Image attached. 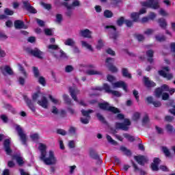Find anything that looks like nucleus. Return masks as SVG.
<instances>
[{
    "instance_id": "nucleus-1",
    "label": "nucleus",
    "mask_w": 175,
    "mask_h": 175,
    "mask_svg": "<svg viewBox=\"0 0 175 175\" xmlns=\"http://www.w3.org/2000/svg\"><path fill=\"white\" fill-rule=\"evenodd\" d=\"M40 159L48 166H53L58 163V160L57 159L55 154H54V151L53 150H49L48 154L44 155L43 157H40Z\"/></svg>"
},
{
    "instance_id": "nucleus-2",
    "label": "nucleus",
    "mask_w": 175,
    "mask_h": 175,
    "mask_svg": "<svg viewBox=\"0 0 175 175\" xmlns=\"http://www.w3.org/2000/svg\"><path fill=\"white\" fill-rule=\"evenodd\" d=\"M15 129L18 133V135L20 137L21 142H22V144L24 146H27V142H28V137L27 136L25 131H24V129H23V127H21V126L18 124H16Z\"/></svg>"
},
{
    "instance_id": "nucleus-3",
    "label": "nucleus",
    "mask_w": 175,
    "mask_h": 175,
    "mask_svg": "<svg viewBox=\"0 0 175 175\" xmlns=\"http://www.w3.org/2000/svg\"><path fill=\"white\" fill-rule=\"evenodd\" d=\"M140 3L142 6L150 8V9H154V10H157L161 8L158 0H146V1H142Z\"/></svg>"
},
{
    "instance_id": "nucleus-4",
    "label": "nucleus",
    "mask_w": 175,
    "mask_h": 175,
    "mask_svg": "<svg viewBox=\"0 0 175 175\" xmlns=\"http://www.w3.org/2000/svg\"><path fill=\"white\" fill-rule=\"evenodd\" d=\"M25 51L27 54H30V55H33V57H36V58H38V59H43V55H44V53L38 48L32 49L27 47L25 48Z\"/></svg>"
},
{
    "instance_id": "nucleus-5",
    "label": "nucleus",
    "mask_w": 175,
    "mask_h": 175,
    "mask_svg": "<svg viewBox=\"0 0 175 175\" xmlns=\"http://www.w3.org/2000/svg\"><path fill=\"white\" fill-rule=\"evenodd\" d=\"M98 107L101 110H105L107 111H111V113H120V109L116 107L110 106L109 103H100L98 104Z\"/></svg>"
},
{
    "instance_id": "nucleus-6",
    "label": "nucleus",
    "mask_w": 175,
    "mask_h": 175,
    "mask_svg": "<svg viewBox=\"0 0 175 175\" xmlns=\"http://www.w3.org/2000/svg\"><path fill=\"white\" fill-rule=\"evenodd\" d=\"M105 29H108L107 32L109 33V38L110 39H113V40H117L118 38V33L116 32L117 31V29H116V27L113 25H107L105 27Z\"/></svg>"
},
{
    "instance_id": "nucleus-7",
    "label": "nucleus",
    "mask_w": 175,
    "mask_h": 175,
    "mask_svg": "<svg viewBox=\"0 0 175 175\" xmlns=\"http://www.w3.org/2000/svg\"><path fill=\"white\" fill-rule=\"evenodd\" d=\"M130 125L131 121L129 119H125L123 123L117 122L116 124V129H121L122 131H128Z\"/></svg>"
},
{
    "instance_id": "nucleus-8",
    "label": "nucleus",
    "mask_w": 175,
    "mask_h": 175,
    "mask_svg": "<svg viewBox=\"0 0 175 175\" xmlns=\"http://www.w3.org/2000/svg\"><path fill=\"white\" fill-rule=\"evenodd\" d=\"M169 70H170L169 67H163V70L159 71V75L165 79H167V80H171V79H173V74L169 73Z\"/></svg>"
},
{
    "instance_id": "nucleus-9",
    "label": "nucleus",
    "mask_w": 175,
    "mask_h": 175,
    "mask_svg": "<svg viewBox=\"0 0 175 175\" xmlns=\"http://www.w3.org/2000/svg\"><path fill=\"white\" fill-rule=\"evenodd\" d=\"M113 88H122L124 91L128 92V86L125 83V82L122 81H117L116 83H112Z\"/></svg>"
},
{
    "instance_id": "nucleus-10",
    "label": "nucleus",
    "mask_w": 175,
    "mask_h": 175,
    "mask_svg": "<svg viewBox=\"0 0 175 175\" xmlns=\"http://www.w3.org/2000/svg\"><path fill=\"white\" fill-rule=\"evenodd\" d=\"M103 88L105 92H107V94H112L113 96H118V97L121 96V93H120V92L117 90H111L110 89V86L107 83L104 84Z\"/></svg>"
},
{
    "instance_id": "nucleus-11",
    "label": "nucleus",
    "mask_w": 175,
    "mask_h": 175,
    "mask_svg": "<svg viewBox=\"0 0 175 175\" xmlns=\"http://www.w3.org/2000/svg\"><path fill=\"white\" fill-rule=\"evenodd\" d=\"M80 36L83 38H88V39H92V31L88 29H81L79 31Z\"/></svg>"
},
{
    "instance_id": "nucleus-12",
    "label": "nucleus",
    "mask_w": 175,
    "mask_h": 175,
    "mask_svg": "<svg viewBox=\"0 0 175 175\" xmlns=\"http://www.w3.org/2000/svg\"><path fill=\"white\" fill-rule=\"evenodd\" d=\"M38 105L43 107V109H47V107H49V100H47L46 96L42 95L41 99L38 101Z\"/></svg>"
},
{
    "instance_id": "nucleus-13",
    "label": "nucleus",
    "mask_w": 175,
    "mask_h": 175,
    "mask_svg": "<svg viewBox=\"0 0 175 175\" xmlns=\"http://www.w3.org/2000/svg\"><path fill=\"white\" fill-rule=\"evenodd\" d=\"M3 147L7 155H11L12 151L10 148V139H7L4 140Z\"/></svg>"
},
{
    "instance_id": "nucleus-14",
    "label": "nucleus",
    "mask_w": 175,
    "mask_h": 175,
    "mask_svg": "<svg viewBox=\"0 0 175 175\" xmlns=\"http://www.w3.org/2000/svg\"><path fill=\"white\" fill-rule=\"evenodd\" d=\"M38 150L40 152V158H42L44 157V155L47 154V146H46L45 144L42 143L38 144Z\"/></svg>"
},
{
    "instance_id": "nucleus-15",
    "label": "nucleus",
    "mask_w": 175,
    "mask_h": 175,
    "mask_svg": "<svg viewBox=\"0 0 175 175\" xmlns=\"http://www.w3.org/2000/svg\"><path fill=\"white\" fill-rule=\"evenodd\" d=\"M14 27L16 28V29H27V28H28V26L24 24V21L17 20L14 21Z\"/></svg>"
},
{
    "instance_id": "nucleus-16",
    "label": "nucleus",
    "mask_w": 175,
    "mask_h": 175,
    "mask_svg": "<svg viewBox=\"0 0 175 175\" xmlns=\"http://www.w3.org/2000/svg\"><path fill=\"white\" fill-rule=\"evenodd\" d=\"M62 5L65 6L67 9H73V8H76V6H80V1L78 0H75L72 2V4L69 5L68 2H62Z\"/></svg>"
},
{
    "instance_id": "nucleus-17",
    "label": "nucleus",
    "mask_w": 175,
    "mask_h": 175,
    "mask_svg": "<svg viewBox=\"0 0 175 175\" xmlns=\"http://www.w3.org/2000/svg\"><path fill=\"white\" fill-rule=\"evenodd\" d=\"M134 159L139 163V165H142V166L146 163L147 161H148V158L146 156H135Z\"/></svg>"
},
{
    "instance_id": "nucleus-18",
    "label": "nucleus",
    "mask_w": 175,
    "mask_h": 175,
    "mask_svg": "<svg viewBox=\"0 0 175 175\" xmlns=\"http://www.w3.org/2000/svg\"><path fill=\"white\" fill-rule=\"evenodd\" d=\"M23 5L26 10H27V12H29V13H38V11H36V10L33 7H32V5H31V3H29V1H23Z\"/></svg>"
},
{
    "instance_id": "nucleus-19",
    "label": "nucleus",
    "mask_w": 175,
    "mask_h": 175,
    "mask_svg": "<svg viewBox=\"0 0 175 175\" xmlns=\"http://www.w3.org/2000/svg\"><path fill=\"white\" fill-rule=\"evenodd\" d=\"M159 163H161V159H159V158H154L151 165L152 170L158 172V170H159V167H158Z\"/></svg>"
},
{
    "instance_id": "nucleus-20",
    "label": "nucleus",
    "mask_w": 175,
    "mask_h": 175,
    "mask_svg": "<svg viewBox=\"0 0 175 175\" xmlns=\"http://www.w3.org/2000/svg\"><path fill=\"white\" fill-rule=\"evenodd\" d=\"M69 91H70V94L71 97L72 98V99L75 101V102H78L77 100V97L76 96V95H78V94L80 93V92L79 91V90H75L72 88H69Z\"/></svg>"
},
{
    "instance_id": "nucleus-21",
    "label": "nucleus",
    "mask_w": 175,
    "mask_h": 175,
    "mask_svg": "<svg viewBox=\"0 0 175 175\" xmlns=\"http://www.w3.org/2000/svg\"><path fill=\"white\" fill-rule=\"evenodd\" d=\"M25 101L27 103L28 107L33 111V113H35L36 111V109L35 108V106L33 105V103H32V100H31L27 97H25Z\"/></svg>"
},
{
    "instance_id": "nucleus-22",
    "label": "nucleus",
    "mask_w": 175,
    "mask_h": 175,
    "mask_svg": "<svg viewBox=\"0 0 175 175\" xmlns=\"http://www.w3.org/2000/svg\"><path fill=\"white\" fill-rule=\"evenodd\" d=\"M1 70L3 75H5V73H8V75H13V70H12V68L8 66H4L1 67Z\"/></svg>"
},
{
    "instance_id": "nucleus-23",
    "label": "nucleus",
    "mask_w": 175,
    "mask_h": 175,
    "mask_svg": "<svg viewBox=\"0 0 175 175\" xmlns=\"http://www.w3.org/2000/svg\"><path fill=\"white\" fill-rule=\"evenodd\" d=\"M146 56L148 57V62L152 64V62H154V59H152V57H154V51L149 50L146 51Z\"/></svg>"
},
{
    "instance_id": "nucleus-24",
    "label": "nucleus",
    "mask_w": 175,
    "mask_h": 175,
    "mask_svg": "<svg viewBox=\"0 0 175 175\" xmlns=\"http://www.w3.org/2000/svg\"><path fill=\"white\" fill-rule=\"evenodd\" d=\"M120 151H122L124 155H126V157H131L132 155V152L131 151V150L126 148V147L121 146Z\"/></svg>"
},
{
    "instance_id": "nucleus-25",
    "label": "nucleus",
    "mask_w": 175,
    "mask_h": 175,
    "mask_svg": "<svg viewBox=\"0 0 175 175\" xmlns=\"http://www.w3.org/2000/svg\"><path fill=\"white\" fill-rule=\"evenodd\" d=\"M14 159H16V163L19 166H23L24 165V158L21 156L15 155L14 156Z\"/></svg>"
},
{
    "instance_id": "nucleus-26",
    "label": "nucleus",
    "mask_w": 175,
    "mask_h": 175,
    "mask_svg": "<svg viewBox=\"0 0 175 175\" xmlns=\"http://www.w3.org/2000/svg\"><path fill=\"white\" fill-rule=\"evenodd\" d=\"M158 23L161 28H162L163 29H166V27H167V23L166 22V20H165L164 18H160L158 20Z\"/></svg>"
},
{
    "instance_id": "nucleus-27",
    "label": "nucleus",
    "mask_w": 175,
    "mask_h": 175,
    "mask_svg": "<svg viewBox=\"0 0 175 175\" xmlns=\"http://www.w3.org/2000/svg\"><path fill=\"white\" fill-rule=\"evenodd\" d=\"M91 158L93 159H96V161H99L100 163H102V160H100V158H99V155H98V153L95 152L94 150H91L90 152Z\"/></svg>"
},
{
    "instance_id": "nucleus-28",
    "label": "nucleus",
    "mask_w": 175,
    "mask_h": 175,
    "mask_svg": "<svg viewBox=\"0 0 175 175\" xmlns=\"http://www.w3.org/2000/svg\"><path fill=\"white\" fill-rule=\"evenodd\" d=\"M144 80L146 87H155V83L152 82V81H150V79L144 77Z\"/></svg>"
},
{
    "instance_id": "nucleus-29",
    "label": "nucleus",
    "mask_w": 175,
    "mask_h": 175,
    "mask_svg": "<svg viewBox=\"0 0 175 175\" xmlns=\"http://www.w3.org/2000/svg\"><path fill=\"white\" fill-rule=\"evenodd\" d=\"M82 47H85L88 50H90V51H94V49H92V46L86 41L82 40L81 41Z\"/></svg>"
},
{
    "instance_id": "nucleus-30",
    "label": "nucleus",
    "mask_w": 175,
    "mask_h": 175,
    "mask_svg": "<svg viewBox=\"0 0 175 175\" xmlns=\"http://www.w3.org/2000/svg\"><path fill=\"white\" fill-rule=\"evenodd\" d=\"M122 75L123 77H127V79H132V75L129 73L128 68L122 69Z\"/></svg>"
},
{
    "instance_id": "nucleus-31",
    "label": "nucleus",
    "mask_w": 175,
    "mask_h": 175,
    "mask_svg": "<svg viewBox=\"0 0 175 175\" xmlns=\"http://www.w3.org/2000/svg\"><path fill=\"white\" fill-rule=\"evenodd\" d=\"M54 57L58 59H64L65 58H68L66 53H65V52H64L62 50H60L59 55H54Z\"/></svg>"
},
{
    "instance_id": "nucleus-32",
    "label": "nucleus",
    "mask_w": 175,
    "mask_h": 175,
    "mask_svg": "<svg viewBox=\"0 0 175 175\" xmlns=\"http://www.w3.org/2000/svg\"><path fill=\"white\" fill-rule=\"evenodd\" d=\"M75 40H73L72 38H67L65 41H64V44L66 46H73L75 44Z\"/></svg>"
},
{
    "instance_id": "nucleus-33",
    "label": "nucleus",
    "mask_w": 175,
    "mask_h": 175,
    "mask_svg": "<svg viewBox=\"0 0 175 175\" xmlns=\"http://www.w3.org/2000/svg\"><path fill=\"white\" fill-rule=\"evenodd\" d=\"M86 73L89 75V76H92L94 75H102V72L97 70H89L86 72Z\"/></svg>"
},
{
    "instance_id": "nucleus-34",
    "label": "nucleus",
    "mask_w": 175,
    "mask_h": 175,
    "mask_svg": "<svg viewBox=\"0 0 175 175\" xmlns=\"http://www.w3.org/2000/svg\"><path fill=\"white\" fill-rule=\"evenodd\" d=\"M18 66L19 68V70L22 75H23L24 77L27 79L28 77V74L27 73V71H25V68L21 66V64H18Z\"/></svg>"
},
{
    "instance_id": "nucleus-35",
    "label": "nucleus",
    "mask_w": 175,
    "mask_h": 175,
    "mask_svg": "<svg viewBox=\"0 0 175 175\" xmlns=\"http://www.w3.org/2000/svg\"><path fill=\"white\" fill-rule=\"evenodd\" d=\"M139 14L138 12H133L131 14V18H132L134 23H137V21H139Z\"/></svg>"
},
{
    "instance_id": "nucleus-36",
    "label": "nucleus",
    "mask_w": 175,
    "mask_h": 175,
    "mask_svg": "<svg viewBox=\"0 0 175 175\" xmlns=\"http://www.w3.org/2000/svg\"><path fill=\"white\" fill-rule=\"evenodd\" d=\"M82 116H83V117H91V116H90V114H91V113H94V110L92 109H88V111H85L84 109H82L81 111Z\"/></svg>"
},
{
    "instance_id": "nucleus-37",
    "label": "nucleus",
    "mask_w": 175,
    "mask_h": 175,
    "mask_svg": "<svg viewBox=\"0 0 175 175\" xmlns=\"http://www.w3.org/2000/svg\"><path fill=\"white\" fill-rule=\"evenodd\" d=\"M62 20H63L62 14H57L56 16H55V22L57 24H61V23H62Z\"/></svg>"
},
{
    "instance_id": "nucleus-38",
    "label": "nucleus",
    "mask_w": 175,
    "mask_h": 175,
    "mask_svg": "<svg viewBox=\"0 0 175 175\" xmlns=\"http://www.w3.org/2000/svg\"><path fill=\"white\" fill-rule=\"evenodd\" d=\"M133 166L134 167V172H139L140 175H146V172L142 170L141 169H139L137 165L135 163H133Z\"/></svg>"
},
{
    "instance_id": "nucleus-39",
    "label": "nucleus",
    "mask_w": 175,
    "mask_h": 175,
    "mask_svg": "<svg viewBox=\"0 0 175 175\" xmlns=\"http://www.w3.org/2000/svg\"><path fill=\"white\" fill-rule=\"evenodd\" d=\"M106 137L108 143H110V144H113V146H117V142L113 139V138H111V136L107 135Z\"/></svg>"
},
{
    "instance_id": "nucleus-40",
    "label": "nucleus",
    "mask_w": 175,
    "mask_h": 175,
    "mask_svg": "<svg viewBox=\"0 0 175 175\" xmlns=\"http://www.w3.org/2000/svg\"><path fill=\"white\" fill-rule=\"evenodd\" d=\"M161 150L163 154H165V157H170V150H169V148H167V147L163 146L161 147Z\"/></svg>"
},
{
    "instance_id": "nucleus-41",
    "label": "nucleus",
    "mask_w": 175,
    "mask_h": 175,
    "mask_svg": "<svg viewBox=\"0 0 175 175\" xmlns=\"http://www.w3.org/2000/svg\"><path fill=\"white\" fill-rule=\"evenodd\" d=\"M33 72L34 77H36V79L40 77V72H39V69L37 67H33Z\"/></svg>"
},
{
    "instance_id": "nucleus-42",
    "label": "nucleus",
    "mask_w": 175,
    "mask_h": 175,
    "mask_svg": "<svg viewBox=\"0 0 175 175\" xmlns=\"http://www.w3.org/2000/svg\"><path fill=\"white\" fill-rule=\"evenodd\" d=\"M104 16L106 17V18H111V16H113V12L109 10H106L104 12Z\"/></svg>"
},
{
    "instance_id": "nucleus-43",
    "label": "nucleus",
    "mask_w": 175,
    "mask_h": 175,
    "mask_svg": "<svg viewBox=\"0 0 175 175\" xmlns=\"http://www.w3.org/2000/svg\"><path fill=\"white\" fill-rule=\"evenodd\" d=\"M140 116H141L140 112H135L133 114V117H132L133 121H137L140 120Z\"/></svg>"
},
{
    "instance_id": "nucleus-44",
    "label": "nucleus",
    "mask_w": 175,
    "mask_h": 175,
    "mask_svg": "<svg viewBox=\"0 0 175 175\" xmlns=\"http://www.w3.org/2000/svg\"><path fill=\"white\" fill-rule=\"evenodd\" d=\"M155 39L157 42H165V40H166V37H165V36L156 35Z\"/></svg>"
},
{
    "instance_id": "nucleus-45",
    "label": "nucleus",
    "mask_w": 175,
    "mask_h": 175,
    "mask_svg": "<svg viewBox=\"0 0 175 175\" xmlns=\"http://www.w3.org/2000/svg\"><path fill=\"white\" fill-rule=\"evenodd\" d=\"M91 120V116L85 117V118H81V122L82 124H89L90 120Z\"/></svg>"
},
{
    "instance_id": "nucleus-46",
    "label": "nucleus",
    "mask_w": 175,
    "mask_h": 175,
    "mask_svg": "<svg viewBox=\"0 0 175 175\" xmlns=\"http://www.w3.org/2000/svg\"><path fill=\"white\" fill-rule=\"evenodd\" d=\"M96 117H97L98 120L99 121H100V122H103V124L106 123V120H105V117H103V116H102V114L98 113H96Z\"/></svg>"
},
{
    "instance_id": "nucleus-47",
    "label": "nucleus",
    "mask_w": 175,
    "mask_h": 175,
    "mask_svg": "<svg viewBox=\"0 0 175 175\" xmlns=\"http://www.w3.org/2000/svg\"><path fill=\"white\" fill-rule=\"evenodd\" d=\"M47 48L49 49V51H54V50H58L59 49V47L58 46V45H55V44H49L48 45Z\"/></svg>"
},
{
    "instance_id": "nucleus-48",
    "label": "nucleus",
    "mask_w": 175,
    "mask_h": 175,
    "mask_svg": "<svg viewBox=\"0 0 175 175\" xmlns=\"http://www.w3.org/2000/svg\"><path fill=\"white\" fill-rule=\"evenodd\" d=\"M124 137L129 140V142H135V137L128 133L124 134Z\"/></svg>"
},
{
    "instance_id": "nucleus-49",
    "label": "nucleus",
    "mask_w": 175,
    "mask_h": 175,
    "mask_svg": "<svg viewBox=\"0 0 175 175\" xmlns=\"http://www.w3.org/2000/svg\"><path fill=\"white\" fill-rule=\"evenodd\" d=\"M63 98L67 105H72V100L69 98V96L64 94Z\"/></svg>"
},
{
    "instance_id": "nucleus-50",
    "label": "nucleus",
    "mask_w": 175,
    "mask_h": 175,
    "mask_svg": "<svg viewBox=\"0 0 175 175\" xmlns=\"http://www.w3.org/2000/svg\"><path fill=\"white\" fill-rule=\"evenodd\" d=\"M4 13L6 16H13V14H14V12L9 8H5L4 10Z\"/></svg>"
},
{
    "instance_id": "nucleus-51",
    "label": "nucleus",
    "mask_w": 175,
    "mask_h": 175,
    "mask_svg": "<svg viewBox=\"0 0 175 175\" xmlns=\"http://www.w3.org/2000/svg\"><path fill=\"white\" fill-rule=\"evenodd\" d=\"M154 92L156 98H161V95H162V92H162V90L160 88H159L156 89Z\"/></svg>"
},
{
    "instance_id": "nucleus-52",
    "label": "nucleus",
    "mask_w": 175,
    "mask_h": 175,
    "mask_svg": "<svg viewBox=\"0 0 175 175\" xmlns=\"http://www.w3.org/2000/svg\"><path fill=\"white\" fill-rule=\"evenodd\" d=\"M75 68H73L72 66L70 65L66 66L65 68V72H66V73H70V72H73Z\"/></svg>"
},
{
    "instance_id": "nucleus-53",
    "label": "nucleus",
    "mask_w": 175,
    "mask_h": 175,
    "mask_svg": "<svg viewBox=\"0 0 175 175\" xmlns=\"http://www.w3.org/2000/svg\"><path fill=\"white\" fill-rule=\"evenodd\" d=\"M103 46H104L103 40H102L101 39L98 40L96 49H98V50H100V49H102Z\"/></svg>"
},
{
    "instance_id": "nucleus-54",
    "label": "nucleus",
    "mask_w": 175,
    "mask_h": 175,
    "mask_svg": "<svg viewBox=\"0 0 175 175\" xmlns=\"http://www.w3.org/2000/svg\"><path fill=\"white\" fill-rule=\"evenodd\" d=\"M109 70L112 72L113 73H116V72H118V69L116 68L114 66H107Z\"/></svg>"
},
{
    "instance_id": "nucleus-55",
    "label": "nucleus",
    "mask_w": 175,
    "mask_h": 175,
    "mask_svg": "<svg viewBox=\"0 0 175 175\" xmlns=\"http://www.w3.org/2000/svg\"><path fill=\"white\" fill-rule=\"evenodd\" d=\"M38 79L40 84H42V85H44V86L46 85V79H44V77H39Z\"/></svg>"
},
{
    "instance_id": "nucleus-56",
    "label": "nucleus",
    "mask_w": 175,
    "mask_h": 175,
    "mask_svg": "<svg viewBox=\"0 0 175 175\" xmlns=\"http://www.w3.org/2000/svg\"><path fill=\"white\" fill-rule=\"evenodd\" d=\"M160 90H161L162 92H167L169 91V86L166 84H164L160 88Z\"/></svg>"
},
{
    "instance_id": "nucleus-57",
    "label": "nucleus",
    "mask_w": 175,
    "mask_h": 175,
    "mask_svg": "<svg viewBox=\"0 0 175 175\" xmlns=\"http://www.w3.org/2000/svg\"><path fill=\"white\" fill-rule=\"evenodd\" d=\"M44 32L45 35H47L48 36H53V30H51V29H44Z\"/></svg>"
},
{
    "instance_id": "nucleus-58",
    "label": "nucleus",
    "mask_w": 175,
    "mask_h": 175,
    "mask_svg": "<svg viewBox=\"0 0 175 175\" xmlns=\"http://www.w3.org/2000/svg\"><path fill=\"white\" fill-rule=\"evenodd\" d=\"M159 14H161V16H169V13H167V12H166V10H163V9H160V10L159 11Z\"/></svg>"
},
{
    "instance_id": "nucleus-59",
    "label": "nucleus",
    "mask_w": 175,
    "mask_h": 175,
    "mask_svg": "<svg viewBox=\"0 0 175 175\" xmlns=\"http://www.w3.org/2000/svg\"><path fill=\"white\" fill-rule=\"evenodd\" d=\"M144 33L145 35H148V36L152 35V33H154V29H147L146 30H145L144 31Z\"/></svg>"
},
{
    "instance_id": "nucleus-60",
    "label": "nucleus",
    "mask_w": 175,
    "mask_h": 175,
    "mask_svg": "<svg viewBox=\"0 0 175 175\" xmlns=\"http://www.w3.org/2000/svg\"><path fill=\"white\" fill-rule=\"evenodd\" d=\"M124 22H125V19L124 17H120L119 19L117 21V25H119V27H121L122 24H124Z\"/></svg>"
},
{
    "instance_id": "nucleus-61",
    "label": "nucleus",
    "mask_w": 175,
    "mask_h": 175,
    "mask_svg": "<svg viewBox=\"0 0 175 175\" xmlns=\"http://www.w3.org/2000/svg\"><path fill=\"white\" fill-rule=\"evenodd\" d=\"M133 23H135L133 21L131 20H125L124 24H126V27H131L132 25H133Z\"/></svg>"
},
{
    "instance_id": "nucleus-62",
    "label": "nucleus",
    "mask_w": 175,
    "mask_h": 175,
    "mask_svg": "<svg viewBox=\"0 0 175 175\" xmlns=\"http://www.w3.org/2000/svg\"><path fill=\"white\" fill-rule=\"evenodd\" d=\"M148 17L149 20L154 21V20H155V17H157V14L154 12H150Z\"/></svg>"
},
{
    "instance_id": "nucleus-63",
    "label": "nucleus",
    "mask_w": 175,
    "mask_h": 175,
    "mask_svg": "<svg viewBox=\"0 0 175 175\" xmlns=\"http://www.w3.org/2000/svg\"><path fill=\"white\" fill-rule=\"evenodd\" d=\"M31 139L33 140H39V134L33 133L30 135Z\"/></svg>"
},
{
    "instance_id": "nucleus-64",
    "label": "nucleus",
    "mask_w": 175,
    "mask_h": 175,
    "mask_svg": "<svg viewBox=\"0 0 175 175\" xmlns=\"http://www.w3.org/2000/svg\"><path fill=\"white\" fill-rule=\"evenodd\" d=\"M172 53H175V42H172L170 45Z\"/></svg>"
}]
</instances>
